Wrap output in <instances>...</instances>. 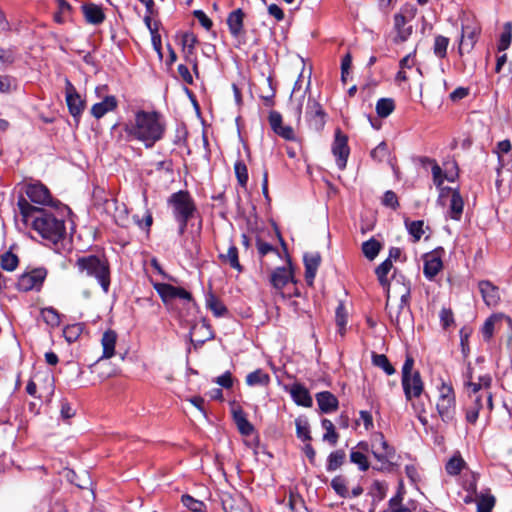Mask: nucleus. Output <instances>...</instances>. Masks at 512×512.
Here are the masks:
<instances>
[{
  "label": "nucleus",
  "instance_id": "nucleus-1",
  "mask_svg": "<svg viewBox=\"0 0 512 512\" xmlns=\"http://www.w3.org/2000/svg\"><path fill=\"white\" fill-rule=\"evenodd\" d=\"M17 206L24 223H31L33 229L44 239L56 244L66 234L65 222L50 210L33 206L23 195L18 198Z\"/></svg>",
  "mask_w": 512,
  "mask_h": 512
},
{
  "label": "nucleus",
  "instance_id": "nucleus-2",
  "mask_svg": "<svg viewBox=\"0 0 512 512\" xmlns=\"http://www.w3.org/2000/svg\"><path fill=\"white\" fill-rule=\"evenodd\" d=\"M166 125L162 116L156 111L138 110L134 117L124 125L127 137L144 143L151 148L160 141L165 133Z\"/></svg>",
  "mask_w": 512,
  "mask_h": 512
},
{
  "label": "nucleus",
  "instance_id": "nucleus-3",
  "mask_svg": "<svg viewBox=\"0 0 512 512\" xmlns=\"http://www.w3.org/2000/svg\"><path fill=\"white\" fill-rule=\"evenodd\" d=\"M410 282L394 278L391 289V298L386 302L391 322L399 327L401 322L410 316Z\"/></svg>",
  "mask_w": 512,
  "mask_h": 512
},
{
  "label": "nucleus",
  "instance_id": "nucleus-4",
  "mask_svg": "<svg viewBox=\"0 0 512 512\" xmlns=\"http://www.w3.org/2000/svg\"><path fill=\"white\" fill-rule=\"evenodd\" d=\"M76 266L81 273L94 277L105 293L109 291L110 267L105 257L97 255L79 257L76 261Z\"/></svg>",
  "mask_w": 512,
  "mask_h": 512
},
{
  "label": "nucleus",
  "instance_id": "nucleus-5",
  "mask_svg": "<svg viewBox=\"0 0 512 512\" xmlns=\"http://www.w3.org/2000/svg\"><path fill=\"white\" fill-rule=\"evenodd\" d=\"M370 453L377 464L373 467L379 471H390L394 465L395 449L388 444L382 433H376L371 439Z\"/></svg>",
  "mask_w": 512,
  "mask_h": 512
},
{
  "label": "nucleus",
  "instance_id": "nucleus-6",
  "mask_svg": "<svg viewBox=\"0 0 512 512\" xmlns=\"http://www.w3.org/2000/svg\"><path fill=\"white\" fill-rule=\"evenodd\" d=\"M437 412L441 420L449 423L454 420L456 414V397L450 383L442 381L438 386Z\"/></svg>",
  "mask_w": 512,
  "mask_h": 512
},
{
  "label": "nucleus",
  "instance_id": "nucleus-7",
  "mask_svg": "<svg viewBox=\"0 0 512 512\" xmlns=\"http://www.w3.org/2000/svg\"><path fill=\"white\" fill-rule=\"evenodd\" d=\"M173 216L177 218H192L196 212V205L188 191L180 190L170 195L167 200Z\"/></svg>",
  "mask_w": 512,
  "mask_h": 512
},
{
  "label": "nucleus",
  "instance_id": "nucleus-8",
  "mask_svg": "<svg viewBox=\"0 0 512 512\" xmlns=\"http://www.w3.org/2000/svg\"><path fill=\"white\" fill-rule=\"evenodd\" d=\"M22 191L27 197L25 199H29L34 204L46 206L52 203V196L49 189L40 181L25 183L22 187Z\"/></svg>",
  "mask_w": 512,
  "mask_h": 512
},
{
  "label": "nucleus",
  "instance_id": "nucleus-9",
  "mask_svg": "<svg viewBox=\"0 0 512 512\" xmlns=\"http://www.w3.org/2000/svg\"><path fill=\"white\" fill-rule=\"evenodd\" d=\"M47 276L45 268H34L24 272L18 279L17 286L21 291L39 290Z\"/></svg>",
  "mask_w": 512,
  "mask_h": 512
},
{
  "label": "nucleus",
  "instance_id": "nucleus-10",
  "mask_svg": "<svg viewBox=\"0 0 512 512\" xmlns=\"http://www.w3.org/2000/svg\"><path fill=\"white\" fill-rule=\"evenodd\" d=\"M65 100L71 116L79 120L85 108V101L68 78L65 79Z\"/></svg>",
  "mask_w": 512,
  "mask_h": 512
},
{
  "label": "nucleus",
  "instance_id": "nucleus-11",
  "mask_svg": "<svg viewBox=\"0 0 512 512\" xmlns=\"http://www.w3.org/2000/svg\"><path fill=\"white\" fill-rule=\"evenodd\" d=\"M306 119L309 126L315 131L323 129L326 123V113L321 104L313 98H309L306 107Z\"/></svg>",
  "mask_w": 512,
  "mask_h": 512
},
{
  "label": "nucleus",
  "instance_id": "nucleus-12",
  "mask_svg": "<svg viewBox=\"0 0 512 512\" xmlns=\"http://www.w3.org/2000/svg\"><path fill=\"white\" fill-rule=\"evenodd\" d=\"M332 153L336 158V164L340 170H344L347 165L350 149L348 138L339 129L335 132V139L332 145Z\"/></svg>",
  "mask_w": 512,
  "mask_h": 512
},
{
  "label": "nucleus",
  "instance_id": "nucleus-13",
  "mask_svg": "<svg viewBox=\"0 0 512 512\" xmlns=\"http://www.w3.org/2000/svg\"><path fill=\"white\" fill-rule=\"evenodd\" d=\"M154 289L157 291L162 301L166 304L176 298L191 301L192 295L190 292L181 287H176L167 283H154Z\"/></svg>",
  "mask_w": 512,
  "mask_h": 512
},
{
  "label": "nucleus",
  "instance_id": "nucleus-14",
  "mask_svg": "<svg viewBox=\"0 0 512 512\" xmlns=\"http://www.w3.org/2000/svg\"><path fill=\"white\" fill-rule=\"evenodd\" d=\"M446 193H451L448 210L449 217L453 220H460L463 213L464 201L459 190L450 187L441 188L440 198H443Z\"/></svg>",
  "mask_w": 512,
  "mask_h": 512
},
{
  "label": "nucleus",
  "instance_id": "nucleus-15",
  "mask_svg": "<svg viewBox=\"0 0 512 512\" xmlns=\"http://www.w3.org/2000/svg\"><path fill=\"white\" fill-rule=\"evenodd\" d=\"M367 453H370V445L366 441L359 442L350 452V461L363 472L367 471L370 467Z\"/></svg>",
  "mask_w": 512,
  "mask_h": 512
},
{
  "label": "nucleus",
  "instance_id": "nucleus-16",
  "mask_svg": "<svg viewBox=\"0 0 512 512\" xmlns=\"http://www.w3.org/2000/svg\"><path fill=\"white\" fill-rule=\"evenodd\" d=\"M402 386L407 400H411L413 397H419L424 388L420 373L415 371L413 375L403 377Z\"/></svg>",
  "mask_w": 512,
  "mask_h": 512
},
{
  "label": "nucleus",
  "instance_id": "nucleus-17",
  "mask_svg": "<svg viewBox=\"0 0 512 512\" xmlns=\"http://www.w3.org/2000/svg\"><path fill=\"white\" fill-rule=\"evenodd\" d=\"M303 261L305 266V281L309 286H312L321 262V256L318 252L306 253L303 257Z\"/></svg>",
  "mask_w": 512,
  "mask_h": 512
},
{
  "label": "nucleus",
  "instance_id": "nucleus-18",
  "mask_svg": "<svg viewBox=\"0 0 512 512\" xmlns=\"http://www.w3.org/2000/svg\"><path fill=\"white\" fill-rule=\"evenodd\" d=\"M478 286L485 304L496 306L500 300L499 288L487 280L480 281Z\"/></svg>",
  "mask_w": 512,
  "mask_h": 512
},
{
  "label": "nucleus",
  "instance_id": "nucleus-19",
  "mask_svg": "<svg viewBox=\"0 0 512 512\" xmlns=\"http://www.w3.org/2000/svg\"><path fill=\"white\" fill-rule=\"evenodd\" d=\"M233 420L239 430L244 436H250L253 431V425L248 421L245 412L239 405H233L232 407Z\"/></svg>",
  "mask_w": 512,
  "mask_h": 512
},
{
  "label": "nucleus",
  "instance_id": "nucleus-20",
  "mask_svg": "<svg viewBox=\"0 0 512 512\" xmlns=\"http://www.w3.org/2000/svg\"><path fill=\"white\" fill-rule=\"evenodd\" d=\"M245 14L242 9L238 8L229 13L227 17V25L231 35L235 38L241 36L244 32V21Z\"/></svg>",
  "mask_w": 512,
  "mask_h": 512
},
{
  "label": "nucleus",
  "instance_id": "nucleus-21",
  "mask_svg": "<svg viewBox=\"0 0 512 512\" xmlns=\"http://www.w3.org/2000/svg\"><path fill=\"white\" fill-rule=\"evenodd\" d=\"M290 395L294 402L297 405L303 406V407H311L313 404L312 397L308 391V389L300 384V383H294L291 385L289 389Z\"/></svg>",
  "mask_w": 512,
  "mask_h": 512
},
{
  "label": "nucleus",
  "instance_id": "nucleus-22",
  "mask_svg": "<svg viewBox=\"0 0 512 512\" xmlns=\"http://www.w3.org/2000/svg\"><path fill=\"white\" fill-rule=\"evenodd\" d=\"M118 102L115 96H106L101 102L95 103L91 108V114L100 119L106 113L111 112L117 108Z\"/></svg>",
  "mask_w": 512,
  "mask_h": 512
},
{
  "label": "nucleus",
  "instance_id": "nucleus-23",
  "mask_svg": "<svg viewBox=\"0 0 512 512\" xmlns=\"http://www.w3.org/2000/svg\"><path fill=\"white\" fill-rule=\"evenodd\" d=\"M393 267L390 260H384L375 270L380 285L386 289L388 300L391 298L392 283L388 280V274Z\"/></svg>",
  "mask_w": 512,
  "mask_h": 512
},
{
  "label": "nucleus",
  "instance_id": "nucleus-24",
  "mask_svg": "<svg viewBox=\"0 0 512 512\" xmlns=\"http://www.w3.org/2000/svg\"><path fill=\"white\" fill-rule=\"evenodd\" d=\"M464 386L467 391V395L469 398L477 397V396H485V400L487 403V408L489 411L493 409V400L492 394L489 391H484L481 385L478 382H473L471 380H465Z\"/></svg>",
  "mask_w": 512,
  "mask_h": 512
},
{
  "label": "nucleus",
  "instance_id": "nucleus-25",
  "mask_svg": "<svg viewBox=\"0 0 512 512\" xmlns=\"http://www.w3.org/2000/svg\"><path fill=\"white\" fill-rule=\"evenodd\" d=\"M82 11L85 17V20L89 24L99 25L105 19V14L100 6L90 3L82 6Z\"/></svg>",
  "mask_w": 512,
  "mask_h": 512
},
{
  "label": "nucleus",
  "instance_id": "nucleus-26",
  "mask_svg": "<svg viewBox=\"0 0 512 512\" xmlns=\"http://www.w3.org/2000/svg\"><path fill=\"white\" fill-rule=\"evenodd\" d=\"M116 341L117 333L114 330L109 329L103 333L101 339L103 354L101 359H110L114 356Z\"/></svg>",
  "mask_w": 512,
  "mask_h": 512
},
{
  "label": "nucleus",
  "instance_id": "nucleus-27",
  "mask_svg": "<svg viewBox=\"0 0 512 512\" xmlns=\"http://www.w3.org/2000/svg\"><path fill=\"white\" fill-rule=\"evenodd\" d=\"M316 400L323 413H329L338 408V399L329 391L317 393Z\"/></svg>",
  "mask_w": 512,
  "mask_h": 512
},
{
  "label": "nucleus",
  "instance_id": "nucleus-28",
  "mask_svg": "<svg viewBox=\"0 0 512 512\" xmlns=\"http://www.w3.org/2000/svg\"><path fill=\"white\" fill-rule=\"evenodd\" d=\"M292 271L285 267L276 268L271 274V284L277 290H281L289 281H292Z\"/></svg>",
  "mask_w": 512,
  "mask_h": 512
},
{
  "label": "nucleus",
  "instance_id": "nucleus-29",
  "mask_svg": "<svg viewBox=\"0 0 512 512\" xmlns=\"http://www.w3.org/2000/svg\"><path fill=\"white\" fill-rule=\"evenodd\" d=\"M442 261L435 254L427 255L424 259L423 273L426 278L433 279L442 269Z\"/></svg>",
  "mask_w": 512,
  "mask_h": 512
},
{
  "label": "nucleus",
  "instance_id": "nucleus-30",
  "mask_svg": "<svg viewBox=\"0 0 512 512\" xmlns=\"http://www.w3.org/2000/svg\"><path fill=\"white\" fill-rule=\"evenodd\" d=\"M469 399L470 403L466 408V421L475 424L479 417V412L484 406L485 396L471 397Z\"/></svg>",
  "mask_w": 512,
  "mask_h": 512
},
{
  "label": "nucleus",
  "instance_id": "nucleus-31",
  "mask_svg": "<svg viewBox=\"0 0 512 512\" xmlns=\"http://www.w3.org/2000/svg\"><path fill=\"white\" fill-rule=\"evenodd\" d=\"M421 162L423 165H429L431 167L432 177H433V183L437 188L441 190L442 184L444 182V174L442 168L438 165L436 160L424 157L421 159Z\"/></svg>",
  "mask_w": 512,
  "mask_h": 512
},
{
  "label": "nucleus",
  "instance_id": "nucleus-32",
  "mask_svg": "<svg viewBox=\"0 0 512 512\" xmlns=\"http://www.w3.org/2000/svg\"><path fill=\"white\" fill-rule=\"evenodd\" d=\"M270 375L262 369H256L246 376V384L248 386H268L270 383Z\"/></svg>",
  "mask_w": 512,
  "mask_h": 512
},
{
  "label": "nucleus",
  "instance_id": "nucleus-33",
  "mask_svg": "<svg viewBox=\"0 0 512 512\" xmlns=\"http://www.w3.org/2000/svg\"><path fill=\"white\" fill-rule=\"evenodd\" d=\"M479 34V28L474 25H463L462 26V35L459 50L461 51V47L463 45H467L470 48L474 46L476 43L477 35Z\"/></svg>",
  "mask_w": 512,
  "mask_h": 512
},
{
  "label": "nucleus",
  "instance_id": "nucleus-34",
  "mask_svg": "<svg viewBox=\"0 0 512 512\" xmlns=\"http://www.w3.org/2000/svg\"><path fill=\"white\" fill-rule=\"evenodd\" d=\"M504 316L502 314H493L484 322L481 333L485 341H490L493 337L495 326L502 321Z\"/></svg>",
  "mask_w": 512,
  "mask_h": 512
},
{
  "label": "nucleus",
  "instance_id": "nucleus-35",
  "mask_svg": "<svg viewBox=\"0 0 512 512\" xmlns=\"http://www.w3.org/2000/svg\"><path fill=\"white\" fill-rule=\"evenodd\" d=\"M406 18L402 14H395L394 16V26L397 30V40L400 42H404L408 39L412 32V27H405Z\"/></svg>",
  "mask_w": 512,
  "mask_h": 512
},
{
  "label": "nucleus",
  "instance_id": "nucleus-36",
  "mask_svg": "<svg viewBox=\"0 0 512 512\" xmlns=\"http://www.w3.org/2000/svg\"><path fill=\"white\" fill-rule=\"evenodd\" d=\"M220 259L228 263L233 269L242 272L243 267L239 262L238 249L235 245H230L226 254H220Z\"/></svg>",
  "mask_w": 512,
  "mask_h": 512
},
{
  "label": "nucleus",
  "instance_id": "nucleus-37",
  "mask_svg": "<svg viewBox=\"0 0 512 512\" xmlns=\"http://www.w3.org/2000/svg\"><path fill=\"white\" fill-rule=\"evenodd\" d=\"M477 512H491L495 506L496 499L490 493H480L476 496Z\"/></svg>",
  "mask_w": 512,
  "mask_h": 512
},
{
  "label": "nucleus",
  "instance_id": "nucleus-38",
  "mask_svg": "<svg viewBox=\"0 0 512 512\" xmlns=\"http://www.w3.org/2000/svg\"><path fill=\"white\" fill-rule=\"evenodd\" d=\"M512 41V22H506L503 25V31L500 34L497 50L499 52L505 51L509 48Z\"/></svg>",
  "mask_w": 512,
  "mask_h": 512
},
{
  "label": "nucleus",
  "instance_id": "nucleus-39",
  "mask_svg": "<svg viewBox=\"0 0 512 512\" xmlns=\"http://www.w3.org/2000/svg\"><path fill=\"white\" fill-rule=\"evenodd\" d=\"M376 113L381 118L388 117L395 109V102L392 98H380L376 103Z\"/></svg>",
  "mask_w": 512,
  "mask_h": 512
},
{
  "label": "nucleus",
  "instance_id": "nucleus-40",
  "mask_svg": "<svg viewBox=\"0 0 512 512\" xmlns=\"http://www.w3.org/2000/svg\"><path fill=\"white\" fill-rule=\"evenodd\" d=\"M404 223L408 233L413 237V242H418L424 234V222L422 220L410 221L405 219Z\"/></svg>",
  "mask_w": 512,
  "mask_h": 512
},
{
  "label": "nucleus",
  "instance_id": "nucleus-41",
  "mask_svg": "<svg viewBox=\"0 0 512 512\" xmlns=\"http://www.w3.org/2000/svg\"><path fill=\"white\" fill-rule=\"evenodd\" d=\"M346 453L344 450H336L328 456L327 459V471L332 472L337 470L344 463Z\"/></svg>",
  "mask_w": 512,
  "mask_h": 512
},
{
  "label": "nucleus",
  "instance_id": "nucleus-42",
  "mask_svg": "<svg viewBox=\"0 0 512 512\" xmlns=\"http://www.w3.org/2000/svg\"><path fill=\"white\" fill-rule=\"evenodd\" d=\"M450 40L449 38L437 35L434 38V44H433V53L436 57L443 59L447 55V48L449 46Z\"/></svg>",
  "mask_w": 512,
  "mask_h": 512
},
{
  "label": "nucleus",
  "instance_id": "nucleus-43",
  "mask_svg": "<svg viewBox=\"0 0 512 512\" xmlns=\"http://www.w3.org/2000/svg\"><path fill=\"white\" fill-rule=\"evenodd\" d=\"M380 250L381 244L374 238H371L362 244V252L365 255V257L369 260H373L374 258H376Z\"/></svg>",
  "mask_w": 512,
  "mask_h": 512
},
{
  "label": "nucleus",
  "instance_id": "nucleus-44",
  "mask_svg": "<svg viewBox=\"0 0 512 512\" xmlns=\"http://www.w3.org/2000/svg\"><path fill=\"white\" fill-rule=\"evenodd\" d=\"M465 466V461L460 454H456L446 463L445 469L449 475L456 476L460 474Z\"/></svg>",
  "mask_w": 512,
  "mask_h": 512
},
{
  "label": "nucleus",
  "instance_id": "nucleus-45",
  "mask_svg": "<svg viewBox=\"0 0 512 512\" xmlns=\"http://www.w3.org/2000/svg\"><path fill=\"white\" fill-rule=\"evenodd\" d=\"M83 324L81 323H75L71 325H67L63 329V336L66 339L68 343H73L79 339L83 332Z\"/></svg>",
  "mask_w": 512,
  "mask_h": 512
},
{
  "label": "nucleus",
  "instance_id": "nucleus-46",
  "mask_svg": "<svg viewBox=\"0 0 512 512\" xmlns=\"http://www.w3.org/2000/svg\"><path fill=\"white\" fill-rule=\"evenodd\" d=\"M372 363L383 369L384 372L387 374V375H392L395 373V369L394 367L392 366V364L390 363L389 359L387 358L386 355L384 354H376V353H373L372 354Z\"/></svg>",
  "mask_w": 512,
  "mask_h": 512
},
{
  "label": "nucleus",
  "instance_id": "nucleus-47",
  "mask_svg": "<svg viewBox=\"0 0 512 512\" xmlns=\"http://www.w3.org/2000/svg\"><path fill=\"white\" fill-rule=\"evenodd\" d=\"M321 424L323 429L326 431L323 435V440L329 442L333 446L336 445L339 435L335 431V427L332 421L325 418L322 420Z\"/></svg>",
  "mask_w": 512,
  "mask_h": 512
},
{
  "label": "nucleus",
  "instance_id": "nucleus-48",
  "mask_svg": "<svg viewBox=\"0 0 512 512\" xmlns=\"http://www.w3.org/2000/svg\"><path fill=\"white\" fill-rule=\"evenodd\" d=\"M208 308L214 313L215 316L221 317L227 313L225 305L213 294H209L206 299Z\"/></svg>",
  "mask_w": 512,
  "mask_h": 512
},
{
  "label": "nucleus",
  "instance_id": "nucleus-49",
  "mask_svg": "<svg viewBox=\"0 0 512 512\" xmlns=\"http://www.w3.org/2000/svg\"><path fill=\"white\" fill-rule=\"evenodd\" d=\"M41 317L43 321L51 327H57L60 324V315L52 307L43 308L41 310Z\"/></svg>",
  "mask_w": 512,
  "mask_h": 512
},
{
  "label": "nucleus",
  "instance_id": "nucleus-50",
  "mask_svg": "<svg viewBox=\"0 0 512 512\" xmlns=\"http://www.w3.org/2000/svg\"><path fill=\"white\" fill-rule=\"evenodd\" d=\"M331 487L340 497H350V492L346 486V481L342 476L334 477L331 481Z\"/></svg>",
  "mask_w": 512,
  "mask_h": 512
},
{
  "label": "nucleus",
  "instance_id": "nucleus-51",
  "mask_svg": "<svg viewBox=\"0 0 512 512\" xmlns=\"http://www.w3.org/2000/svg\"><path fill=\"white\" fill-rule=\"evenodd\" d=\"M402 499V493L399 491L397 495L389 500V505L385 512H411L409 508L402 505Z\"/></svg>",
  "mask_w": 512,
  "mask_h": 512
},
{
  "label": "nucleus",
  "instance_id": "nucleus-52",
  "mask_svg": "<svg viewBox=\"0 0 512 512\" xmlns=\"http://www.w3.org/2000/svg\"><path fill=\"white\" fill-rule=\"evenodd\" d=\"M388 145L385 142L378 144L370 153L373 160L383 162L389 158Z\"/></svg>",
  "mask_w": 512,
  "mask_h": 512
},
{
  "label": "nucleus",
  "instance_id": "nucleus-53",
  "mask_svg": "<svg viewBox=\"0 0 512 512\" xmlns=\"http://www.w3.org/2000/svg\"><path fill=\"white\" fill-rule=\"evenodd\" d=\"M18 257L12 252H6L1 256L0 265L7 271H13L18 266Z\"/></svg>",
  "mask_w": 512,
  "mask_h": 512
},
{
  "label": "nucleus",
  "instance_id": "nucleus-54",
  "mask_svg": "<svg viewBox=\"0 0 512 512\" xmlns=\"http://www.w3.org/2000/svg\"><path fill=\"white\" fill-rule=\"evenodd\" d=\"M181 502L185 507L193 512H202L205 507V504L202 501L197 500L188 494L181 497Z\"/></svg>",
  "mask_w": 512,
  "mask_h": 512
},
{
  "label": "nucleus",
  "instance_id": "nucleus-55",
  "mask_svg": "<svg viewBox=\"0 0 512 512\" xmlns=\"http://www.w3.org/2000/svg\"><path fill=\"white\" fill-rule=\"evenodd\" d=\"M234 171L241 187H245L248 182V171L243 161H237L234 165Z\"/></svg>",
  "mask_w": 512,
  "mask_h": 512
},
{
  "label": "nucleus",
  "instance_id": "nucleus-56",
  "mask_svg": "<svg viewBox=\"0 0 512 512\" xmlns=\"http://www.w3.org/2000/svg\"><path fill=\"white\" fill-rule=\"evenodd\" d=\"M295 425L297 437L302 441H310L311 436L307 420L297 419Z\"/></svg>",
  "mask_w": 512,
  "mask_h": 512
},
{
  "label": "nucleus",
  "instance_id": "nucleus-57",
  "mask_svg": "<svg viewBox=\"0 0 512 512\" xmlns=\"http://www.w3.org/2000/svg\"><path fill=\"white\" fill-rule=\"evenodd\" d=\"M185 61L192 66L193 72L198 76V60L195 48L182 47Z\"/></svg>",
  "mask_w": 512,
  "mask_h": 512
},
{
  "label": "nucleus",
  "instance_id": "nucleus-58",
  "mask_svg": "<svg viewBox=\"0 0 512 512\" xmlns=\"http://www.w3.org/2000/svg\"><path fill=\"white\" fill-rule=\"evenodd\" d=\"M471 328L469 327H463L460 330V344L462 347V353L464 356H467L469 353V337L471 335Z\"/></svg>",
  "mask_w": 512,
  "mask_h": 512
},
{
  "label": "nucleus",
  "instance_id": "nucleus-59",
  "mask_svg": "<svg viewBox=\"0 0 512 512\" xmlns=\"http://www.w3.org/2000/svg\"><path fill=\"white\" fill-rule=\"evenodd\" d=\"M256 247H257L258 253L261 257H264L265 255H267L268 253H271V252L275 253L276 255H279L278 250L274 246H272L271 244H269L267 242L262 241L261 239H257Z\"/></svg>",
  "mask_w": 512,
  "mask_h": 512
},
{
  "label": "nucleus",
  "instance_id": "nucleus-60",
  "mask_svg": "<svg viewBox=\"0 0 512 512\" xmlns=\"http://www.w3.org/2000/svg\"><path fill=\"white\" fill-rule=\"evenodd\" d=\"M439 317L441 325L444 329H447L454 323L453 312L451 311V309H441Z\"/></svg>",
  "mask_w": 512,
  "mask_h": 512
},
{
  "label": "nucleus",
  "instance_id": "nucleus-61",
  "mask_svg": "<svg viewBox=\"0 0 512 512\" xmlns=\"http://www.w3.org/2000/svg\"><path fill=\"white\" fill-rule=\"evenodd\" d=\"M382 203L392 209H396L399 206L397 196L391 190L385 192Z\"/></svg>",
  "mask_w": 512,
  "mask_h": 512
},
{
  "label": "nucleus",
  "instance_id": "nucleus-62",
  "mask_svg": "<svg viewBox=\"0 0 512 512\" xmlns=\"http://www.w3.org/2000/svg\"><path fill=\"white\" fill-rule=\"evenodd\" d=\"M177 71H178V74H179V76L181 77V79L183 80L184 83H186L188 85H192L193 84L192 73L190 72L189 68L186 65L179 64L178 68H177Z\"/></svg>",
  "mask_w": 512,
  "mask_h": 512
},
{
  "label": "nucleus",
  "instance_id": "nucleus-63",
  "mask_svg": "<svg viewBox=\"0 0 512 512\" xmlns=\"http://www.w3.org/2000/svg\"><path fill=\"white\" fill-rule=\"evenodd\" d=\"M346 322L344 307L343 305H339L336 309V324L339 327V332L341 334H344Z\"/></svg>",
  "mask_w": 512,
  "mask_h": 512
},
{
  "label": "nucleus",
  "instance_id": "nucleus-64",
  "mask_svg": "<svg viewBox=\"0 0 512 512\" xmlns=\"http://www.w3.org/2000/svg\"><path fill=\"white\" fill-rule=\"evenodd\" d=\"M215 382L226 389H229L233 386L232 375L229 371H226L224 374L218 376Z\"/></svg>",
  "mask_w": 512,
  "mask_h": 512
}]
</instances>
